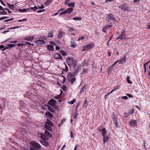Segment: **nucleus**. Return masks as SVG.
I'll use <instances>...</instances> for the list:
<instances>
[{
    "label": "nucleus",
    "instance_id": "f257e3e1",
    "mask_svg": "<svg viewBox=\"0 0 150 150\" xmlns=\"http://www.w3.org/2000/svg\"><path fill=\"white\" fill-rule=\"evenodd\" d=\"M66 62L68 65L69 66L74 65V66L75 67L76 66V60L73 59V58L69 57L67 59Z\"/></svg>",
    "mask_w": 150,
    "mask_h": 150
},
{
    "label": "nucleus",
    "instance_id": "f03ea898",
    "mask_svg": "<svg viewBox=\"0 0 150 150\" xmlns=\"http://www.w3.org/2000/svg\"><path fill=\"white\" fill-rule=\"evenodd\" d=\"M105 19L108 22H110L112 21H115V16L111 13H109Z\"/></svg>",
    "mask_w": 150,
    "mask_h": 150
},
{
    "label": "nucleus",
    "instance_id": "7ed1b4c3",
    "mask_svg": "<svg viewBox=\"0 0 150 150\" xmlns=\"http://www.w3.org/2000/svg\"><path fill=\"white\" fill-rule=\"evenodd\" d=\"M30 144L34 148H35L36 149H39L40 148V145L35 141H32L30 142Z\"/></svg>",
    "mask_w": 150,
    "mask_h": 150
},
{
    "label": "nucleus",
    "instance_id": "20e7f679",
    "mask_svg": "<svg viewBox=\"0 0 150 150\" xmlns=\"http://www.w3.org/2000/svg\"><path fill=\"white\" fill-rule=\"evenodd\" d=\"M94 46V45L93 44L87 45L83 47L82 51L83 52L84 51L88 50L90 49L93 48Z\"/></svg>",
    "mask_w": 150,
    "mask_h": 150
},
{
    "label": "nucleus",
    "instance_id": "39448f33",
    "mask_svg": "<svg viewBox=\"0 0 150 150\" xmlns=\"http://www.w3.org/2000/svg\"><path fill=\"white\" fill-rule=\"evenodd\" d=\"M57 102V101L56 100L53 99H51L49 101L47 104L52 107H54L55 106Z\"/></svg>",
    "mask_w": 150,
    "mask_h": 150
},
{
    "label": "nucleus",
    "instance_id": "423d86ee",
    "mask_svg": "<svg viewBox=\"0 0 150 150\" xmlns=\"http://www.w3.org/2000/svg\"><path fill=\"white\" fill-rule=\"evenodd\" d=\"M125 32V30L123 31L122 32V34L119 36L118 38H117V39H120V40H122L125 38L126 36Z\"/></svg>",
    "mask_w": 150,
    "mask_h": 150
},
{
    "label": "nucleus",
    "instance_id": "0eeeda50",
    "mask_svg": "<svg viewBox=\"0 0 150 150\" xmlns=\"http://www.w3.org/2000/svg\"><path fill=\"white\" fill-rule=\"evenodd\" d=\"M122 7L121 9L125 11H129L130 9V7L125 4H122Z\"/></svg>",
    "mask_w": 150,
    "mask_h": 150
},
{
    "label": "nucleus",
    "instance_id": "6e6552de",
    "mask_svg": "<svg viewBox=\"0 0 150 150\" xmlns=\"http://www.w3.org/2000/svg\"><path fill=\"white\" fill-rule=\"evenodd\" d=\"M118 61H116L115 63L113 64L112 65H111L110 67L108 68V69L107 70V71L108 73V74H109L110 73H111L112 71V67L113 66H114L115 64H117Z\"/></svg>",
    "mask_w": 150,
    "mask_h": 150
},
{
    "label": "nucleus",
    "instance_id": "1a4fd4ad",
    "mask_svg": "<svg viewBox=\"0 0 150 150\" xmlns=\"http://www.w3.org/2000/svg\"><path fill=\"white\" fill-rule=\"evenodd\" d=\"M126 61V58L125 56H123L120 59V60L118 61V62H119V64H123Z\"/></svg>",
    "mask_w": 150,
    "mask_h": 150
},
{
    "label": "nucleus",
    "instance_id": "9d476101",
    "mask_svg": "<svg viewBox=\"0 0 150 150\" xmlns=\"http://www.w3.org/2000/svg\"><path fill=\"white\" fill-rule=\"evenodd\" d=\"M35 42L36 44L38 45H44L45 43V42L43 40H36Z\"/></svg>",
    "mask_w": 150,
    "mask_h": 150
},
{
    "label": "nucleus",
    "instance_id": "9b49d317",
    "mask_svg": "<svg viewBox=\"0 0 150 150\" xmlns=\"http://www.w3.org/2000/svg\"><path fill=\"white\" fill-rule=\"evenodd\" d=\"M54 57L55 59H62V57L59 53L55 54L54 55Z\"/></svg>",
    "mask_w": 150,
    "mask_h": 150
},
{
    "label": "nucleus",
    "instance_id": "f8f14e48",
    "mask_svg": "<svg viewBox=\"0 0 150 150\" xmlns=\"http://www.w3.org/2000/svg\"><path fill=\"white\" fill-rule=\"evenodd\" d=\"M41 143L42 145L45 146H47L49 145V144L48 142L45 140L41 141Z\"/></svg>",
    "mask_w": 150,
    "mask_h": 150
},
{
    "label": "nucleus",
    "instance_id": "ddd939ff",
    "mask_svg": "<svg viewBox=\"0 0 150 150\" xmlns=\"http://www.w3.org/2000/svg\"><path fill=\"white\" fill-rule=\"evenodd\" d=\"M40 137L41 139L45 141L47 140L48 139L46 137V136L45 135L42 133L41 134Z\"/></svg>",
    "mask_w": 150,
    "mask_h": 150
},
{
    "label": "nucleus",
    "instance_id": "4468645a",
    "mask_svg": "<svg viewBox=\"0 0 150 150\" xmlns=\"http://www.w3.org/2000/svg\"><path fill=\"white\" fill-rule=\"evenodd\" d=\"M45 123L47 124V125L52 126H53L54 125L53 123L48 119H47V120L46 122Z\"/></svg>",
    "mask_w": 150,
    "mask_h": 150
},
{
    "label": "nucleus",
    "instance_id": "2eb2a0df",
    "mask_svg": "<svg viewBox=\"0 0 150 150\" xmlns=\"http://www.w3.org/2000/svg\"><path fill=\"white\" fill-rule=\"evenodd\" d=\"M46 106L47 107L48 110L52 113H54L55 112V110L53 108L48 105H46Z\"/></svg>",
    "mask_w": 150,
    "mask_h": 150
},
{
    "label": "nucleus",
    "instance_id": "dca6fc26",
    "mask_svg": "<svg viewBox=\"0 0 150 150\" xmlns=\"http://www.w3.org/2000/svg\"><path fill=\"white\" fill-rule=\"evenodd\" d=\"M137 121L135 120H132L131 121L129 122V123L131 124L132 125L134 126L137 124Z\"/></svg>",
    "mask_w": 150,
    "mask_h": 150
},
{
    "label": "nucleus",
    "instance_id": "f3484780",
    "mask_svg": "<svg viewBox=\"0 0 150 150\" xmlns=\"http://www.w3.org/2000/svg\"><path fill=\"white\" fill-rule=\"evenodd\" d=\"M112 117L113 122H116V121H117V117L114 113H112Z\"/></svg>",
    "mask_w": 150,
    "mask_h": 150
},
{
    "label": "nucleus",
    "instance_id": "a211bd4d",
    "mask_svg": "<svg viewBox=\"0 0 150 150\" xmlns=\"http://www.w3.org/2000/svg\"><path fill=\"white\" fill-rule=\"evenodd\" d=\"M44 127L46 129L49 131H52V128L50 127L49 126V125H47L45 124Z\"/></svg>",
    "mask_w": 150,
    "mask_h": 150
},
{
    "label": "nucleus",
    "instance_id": "6ab92c4d",
    "mask_svg": "<svg viewBox=\"0 0 150 150\" xmlns=\"http://www.w3.org/2000/svg\"><path fill=\"white\" fill-rule=\"evenodd\" d=\"M47 47L49 50L51 51H52L54 50L53 46L52 45H48Z\"/></svg>",
    "mask_w": 150,
    "mask_h": 150
},
{
    "label": "nucleus",
    "instance_id": "aec40b11",
    "mask_svg": "<svg viewBox=\"0 0 150 150\" xmlns=\"http://www.w3.org/2000/svg\"><path fill=\"white\" fill-rule=\"evenodd\" d=\"M103 140L104 143H105L109 140L108 137V136H104L103 137Z\"/></svg>",
    "mask_w": 150,
    "mask_h": 150
},
{
    "label": "nucleus",
    "instance_id": "412c9836",
    "mask_svg": "<svg viewBox=\"0 0 150 150\" xmlns=\"http://www.w3.org/2000/svg\"><path fill=\"white\" fill-rule=\"evenodd\" d=\"M73 10V8H69L67 10H65L66 13H70L72 12Z\"/></svg>",
    "mask_w": 150,
    "mask_h": 150
},
{
    "label": "nucleus",
    "instance_id": "4be33fe9",
    "mask_svg": "<svg viewBox=\"0 0 150 150\" xmlns=\"http://www.w3.org/2000/svg\"><path fill=\"white\" fill-rule=\"evenodd\" d=\"M45 134L47 135L48 136L50 137H52V134L48 131L45 130Z\"/></svg>",
    "mask_w": 150,
    "mask_h": 150
},
{
    "label": "nucleus",
    "instance_id": "5701e85b",
    "mask_svg": "<svg viewBox=\"0 0 150 150\" xmlns=\"http://www.w3.org/2000/svg\"><path fill=\"white\" fill-rule=\"evenodd\" d=\"M102 135L103 137H104L105 136L106 133V132L105 129V128H103L102 129Z\"/></svg>",
    "mask_w": 150,
    "mask_h": 150
},
{
    "label": "nucleus",
    "instance_id": "b1692460",
    "mask_svg": "<svg viewBox=\"0 0 150 150\" xmlns=\"http://www.w3.org/2000/svg\"><path fill=\"white\" fill-rule=\"evenodd\" d=\"M119 87H120V86H117L115 88H113L110 93H108L107 95H109L111 93H112L113 91L117 90L119 88Z\"/></svg>",
    "mask_w": 150,
    "mask_h": 150
},
{
    "label": "nucleus",
    "instance_id": "393cba45",
    "mask_svg": "<svg viewBox=\"0 0 150 150\" xmlns=\"http://www.w3.org/2000/svg\"><path fill=\"white\" fill-rule=\"evenodd\" d=\"M27 10H28V11H30V8H28V9L24 8L23 9H19V11L21 12H25L27 11Z\"/></svg>",
    "mask_w": 150,
    "mask_h": 150
},
{
    "label": "nucleus",
    "instance_id": "a878e982",
    "mask_svg": "<svg viewBox=\"0 0 150 150\" xmlns=\"http://www.w3.org/2000/svg\"><path fill=\"white\" fill-rule=\"evenodd\" d=\"M33 39L34 37L33 36L27 37L26 38V40L29 41H31L33 40Z\"/></svg>",
    "mask_w": 150,
    "mask_h": 150
},
{
    "label": "nucleus",
    "instance_id": "bb28decb",
    "mask_svg": "<svg viewBox=\"0 0 150 150\" xmlns=\"http://www.w3.org/2000/svg\"><path fill=\"white\" fill-rule=\"evenodd\" d=\"M51 2L52 1H51L50 0H48L45 2L44 4L45 6H47L50 4Z\"/></svg>",
    "mask_w": 150,
    "mask_h": 150
},
{
    "label": "nucleus",
    "instance_id": "cd10ccee",
    "mask_svg": "<svg viewBox=\"0 0 150 150\" xmlns=\"http://www.w3.org/2000/svg\"><path fill=\"white\" fill-rule=\"evenodd\" d=\"M46 114L47 115H48L49 116L51 117H53V115L49 111L47 112Z\"/></svg>",
    "mask_w": 150,
    "mask_h": 150
},
{
    "label": "nucleus",
    "instance_id": "c85d7f7f",
    "mask_svg": "<svg viewBox=\"0 0 150 150\" xmlns=\"http://www.w3.org/2000/svg\"><path fill=\"white\" fill-rule=\"evenodd\" d=\"M62 34L63 32L62 31H60L59 32L58 37L59 39H60L62 37Z\"/></svg>",
    "mask_w": 150,
    "mask_h": 150
},
{
    "label": "nucleus",
    "instance_id": "c756f323",
    "mask_svg": "<svg viewBox=\"0 0 150 150\" xmlns=\"http://www.w3.org/2000/svg\"><path fill=\"white\" fill-rule=\"evenodd\" d=\"M8 7L11 9H13L14 8V5L13 4H10L8 3H7Z\"/></svg>",
    "mask_w": 150,
    "mask_h": 150
},
{
    "label": "nucleus",
    "instance_id": "7c9ffc66",
    "mask_svg": "<svg viewBox=\"0 0 150 150\" xmlns=\"http://www.w3.org/2000/svg\"><path fill=\"white\" fill-rule=\"evenodd\" d=\"M76 45L75 44V43L73 41H71V47H72L73 48H75Z\"/></svg>",
    "mask_w": 150,
    "mask_h": 150
},
{
    "label": "nucleus",
    "instance_id": "2f4dec72",
    "mask_svg": "<svg viewBox=\"0 0 150 150\" xmlns=\"http://www.w3.org/2000/svg\"><path fill=\"white\" fill-rule=\"evenodd\" d=\"M73 20H79L80 21L81 20V18L79 17H75L73 18Z\"/></svg>",
    "mask_w": 150,
    "mask_h": 150
},
{
    "label": "nucleus",
    "instance_id": "473e14b6",
    "mask_svg": "<svg viewBox=\"0 0 150 150\" xmlns=\"http://www.w3.org/2000/svg\"><path fill=\"white\" fill-rule=\"evenodd\" d=\"M76 79L75 77H73L71 79V84H73V83L76 81Z\"/></svg>",
    "mask_w": 150,
    "mask_h": 150
},
{
    "label": "nucleus",
    "instance_id": "72a5a7b5",
    "mask_svg": "<svg viewBox=\"0 0 150 150\" xmlns=\"http://www.w3.org/2000/svg\"><path fill=\"white\" fill-rule=\"evenodd\" d=\"M48 37L52 38L53 37V34L52 32L49 33H48Z\"/></svg>",
    "mask_w": 150,
    "mask_h": 150
},
{
    "label": "nucleus",
    "instance_id": "f704fd0d",
    "mask_svg": "<svg viewBox=\"0 0 150 150\" xmlns=\"http://www.w3.org/2000/svg\"><path fill=\"white\" fill-rule=\"evenodd\" d=\"M130 77L129 76H127V82L129 84H132V82L130 81L129 80Z\"/></svg>",
    "mask_w": 150,
    "mask_h": 150
},
{
    "label": "nucleus",
    "instance_id": "c9c22d12",
    "mask_svg": "<svg viewBox=\"0 0 150 150\" xmlns=\"http://www.w3.org/2000/svg\"><path fill=\"white\" fill-rule=\"evenodd\" d=\"M7 12L4 11H0V14L1 15H5L7 14Z\"/></svg>",
    "mask_w": 150,
    "mask_h": 150
},
{
    "label": "nucleus",
    "instance_id": "e433bc0d",
    "mask_svg": "<svg viewBox=\"0 0 150 150\" xmlns=\"http://www.w3.org/2000/svg\"><path fill=\"white\" fill-rule=\"evenodd\" d=\"M15 45H14V44H8V47H10V48H11V47H14L15 46Z\"/></svg>",
    "mask_w": 150,
    "mask_h": 150
},
{
    "label": "nucleus",
    "instance_id": "4c0bfd02",
    "mask_svg": "<svg viewBox=\"0 0 150 150\" xmlns=\"http://www.w3.org/2000/svg\"><path fill=\"white\" fill-rule=\"evenodd\" d=\"M60 53L63 56H65L67 54L63 50L61 51Z\"/></svg>",
    "mask_w": 150,
    "mask_h": 150
},
{
    "label": "nucleus",
    "instance_id": "58836bf2",
    "mask_svg": "<svg viewBox=\"0 0 150 150\" xmlns=\"http://www.w3.org/2000/svg\"><path fill=\"white\" fill-rule=\"evenodd\" d=\"M30 9H31L32 10H33L34 11H35L36 10L38 9V8L36 6H35L34 7H31Z\"/></svg>",
    "mask_w": 150,
    "mask_h": 150
},
{
    "label": "nucleus",
    "instance_id": "ea45409f",
    "mask_svg": "<svg viewBox=\"0 0 150 150\" xmlns=\"http://www.w3.org/2000/svg\"><path fill=\"white\" fill-rule=\"evenodd\" d=\"M62 88L64 91H66L67 88L65 85H63L62 87Z\"/></svg>",
    "mask_w": 150,
    "mask_h": 150
},
{
    "label": "nucleus",
    "instance_id": "a19ab883",
    "mask_svg": "<svg viewBox=\"0 0 150 150\" xmlns=\"http://www.w3.org/2000/svg\"><path fill=\"white\" fill-rule=\"evenodd\" d=\"M114 123L115 124V127H116L118 128L119 127V125L118 124L117 121H116V122H114Z\"/></svg>",
    "mask_w": 150,
    "mask_h": 150
},
{
    "label": "nucleus",
    "instance_id": "79ce46f5",
    "mask_svg": "<svg viewBox=\"0 0 150 150\" xmlns=\"http://www.w3.org/2000/svg\"><path fill=\"white\" fill-rule=\"evenodd\" d=\"M68 6L69 7H72L74 6V3H71L68 4Z\"/></svg>",
    "mask_w": 150,
    "mask_h": 150
},
{
    "label": "nucleus",
    "instance_id": "37998d69",
    "mask_svg": "<svg viewBox=\"0 0 150 150\" xmlns=\"http://www.w3.org/2000/svg\"><path fill=\"white\" fill-rule=\"evenodd\" d=\"M76 100L75 99H74L72 100H71L69 102V104H73L76 101Z\"/></svg>",
    "mask_w": 150,
    "mask_h": 150
},
{
    "label": "nucleus",
    "instance_id": "c03bdc74",
    "mask_svg": "<svg viewBox=\"0 0 150 150\" xmlns=\"http://www.w3.org/2000/svg\"><path fill=\"white\" fill-rule=\"evenodd\" d=\"M134 112V110L133 109H131L128 112V114H132Z\"/></svg>",
    "mask_w": 150,
    "mask_h": 150
},
{
    "label": "nucleus",
    "instance_id": "a18cd8bd",
    "mask_svg": "<svg viewBox=\"0 0 150 150\" xmlns=\"http://www.w3.org/2000/svg\"><path fill=\"white\" fill-rule=\"evenodd\" d=\"M66 11H65H65H63L62 12H60L59 13V16H61L62 15H63V14H66Z\"/></svg>",
    "mask_w": 150,
    "mask_h": 150
},
{
    "label": "nucleus",
    "instance_id": "49530a36",
    "mask_svg": "<svg viewBox=\"0 0 150 150\" xmlns=\"http://www.w3.org/2000/svg\"><path fill=\"white\" fill-rule=\"evenodd\" d=\"M60 76L62 77L63 78V81L62 82H62V83H63L65 81H66V79L65 77L64 76H62H62Z\"/></svg>",
    "mask_w": 150,
    "mask_h": 150
},
{
    "label": "nucleus",
    "instance_id": "de8ad7c7",
    "mask_svg": "<svg viewBox=\"0 0 150 150\" xmlns=\"http://www.w3.org/2000/svg\"><path fill=\"white\" fill-rule=\"evenodd\" d=\"M126 95L127 96H128L129 98H133V96L130 94H129V93H127L126 94Z\"/></svg>",
    "mask_w": 150,
    "mask_h": 150
},
{
    "label": "nucleus",
    "instance_id": "09e8293b",
    "mask_svg": "<svg viewBox=\"0 0 150 150\" xmlns=\"http://www.w3.org/2000/svg\"><path fill=\"white\" fill-rule=\"evenodd\" d=\"M78 71L79 69L77 68L75 70L74 72V73L76 75L78 73Z\"/></svg>",
    "mask_w": 150,
    "mask_h": 150
},
{
    "label": "nucleus",
    "instance_id": "8fccbe9b",
    "mask_svg": "<svg viewBox=\"0 0 150 150\" xmlns=\"http://www.w3.org/2000/svg\"><path fill=\"white\" fill-rule=\"evenodd\" d=\"M17 45L18 47H23L25 45L23 43H19L17 44Z\"/></svg>",
    "mask_w": 150,
    "mask_h": 150
},
{
    "label": "nucleus",
    "instance_id": "3c124183",
    "mask_svg": "<svg viewBox=\"0 0 150 150\" xmlns=\"http://www.w3.org/2000/svg\"><path fill=\"white\" fill-rule=\"evenodd\" d=\"M13 19H14V18H12L10 19H8L4 21V22H6L7 21H12V20H13Z\"/></svg>",
    "mask_w": 150,
    "mask_h": 150
},
{
    "label": "nucleus",
    "instance_id": "603ef678",
    "mask_svg": "<svg viewBox=\"0 0 150 150\" xmlns=\"http://www.w3.org/2000/svg\"><path fill=\"white\" fill-rule=\"evenodd\" d=\"M86 87L84 86L81 89L80 91L81 92H83L86 89Z\"/></svg>",
    "mask_w": 150,
    "mask_h": 150
},
{
    "label": "nucleus",
    "instance_id": "864d4df0",
    "mask_svg": "<svg viewBox=\"0 0 150 150\" xmlns=\"http://www.w3.org/2000/svg\"><path fill=\"white\" fill-rule=\"evenodd\" d=\"M124 114L125 115L124 117L125 118H127L128 116V115H129L128 113L125 112V113H124Z\"/></svg>",
    "mask_w": 150,
    "mask_h": 150
},
{
    "label": "nucleus",
    "instance_id": "5fc2aeb1",
    "mask_svg": "<svg viewBox=\"0 0 150 150\" xmlns=\"http://www.w3.org/2000/svg\"><path fill=\"white\" fill-rule=\"evenodd\" d=\"M27 18H24L22 20H19L18 21V22H22L24 21H27Z\"/></svg>",
    "mask_w": 150,
    "mask_h": 150
},
{
    "label": "nucleus",
    "instance_id": "6e6d98bb",
    "mask_svg": "<svg viewBox=\"0 0 150 150\" xmlns=\"http://www.w3.org/2000/svg\"><path fill=\"white\" fill-rule=\"evenodd\" d=\"M60 97H61V96H60V95H58V96H55L54 97V98L56 99H59L60 98Z\"/></svg>",
    "mask_w": 150,
    "mask_h": 150
},
{
    "label": "nucleus",
    "instance_id": "4d7b16f0",
    "mask_svg": "<svg viewBox=\"0 0 150 150\" xmlns=\"http://www.w3.org/2000/svg\"><path fill=\"white\" fill-rule=\"evenodd\" d=\"M122 98L123 99L127 100L128 99V98L127 96H124L122 97Z\"/></svg>",
    "mask_w": 150,
    "mask_h": 150
},
{
    "label": "nucleus",
    "instance_id": "13d9d810",
    "mask_svg": "<svg viewBox=\"0 0 150 150\" xmlns=\"http://www.w3.org/2000/svg\"><path fill=\"white\" fill-rule=\"evenodd\" d=\"M84 39V37L83 36H82L81 37L79 38L78 39V40L79 41L80 40H83Z\"/></svg>",
    "mask_w": 150,
    "mask_h": 150
},
{
    "label": "nucleus",
    "instance_id": "bf43d9fd",
    "mask_svg": "<svg viewBox=\"0 0 150 150\" xmlns=\"http://www.w3.org/2000/svg\"><path fill=\"white\" fill-rule=\"evenodd\" d=\"M65 65L66 67H65V69L64 70L65 71H67L68 70V68L66 64H65Z\"/></svg>",
    "mask_w": 150,
    "mask_h": 150
},
{
    "label": "nucleus",
    "instance_id": "052dcab7",
    "mask_svg": "<svg viewBox=\"0 0 150 150\" xmlns=\"http://www.w3.org/2000/svg\"><path fill=\"white\" fill-rule=\"evenodd\" d=\"M70 30H68V31L70 32H71L74 31V29L73 28H70Z\"/></svg>",
    "mask_w": 150,
    "mask_h": 150
},
{
    "label": "nucleus",
    "instance_id": "680f3d73",
    "mask_svg": "<svg viewBox=\"0 0 150 150\" xmlns=\"http://www.w3.org/2000/svg\"><path fill=\"white\" fill-rule=\"evenodd\" d=\"M65 121V119H62L61 121V122H60V123L62 124Z\"/></svg>",
    "mask_w": 150,
    "mask_h": 150
},
{
    "label": "nucleus",
    "instance_id": "e2e57ef3",
    "mask_svg": "<svg viewBox=\"0 0 150 150\" xmlns=\"http://www.w3.org/2000/svg\"><path fill=\"white\" fill-rule=\"evenodd\" d=\"M147 27L146 28L148 29L150 28V23H148L147 25Z\"/></svg>",
    "mask_w": 150,
    "mask_h": 150
},
{
    "label": "nucleus",
    "instance_id": "0e129e2a",
    "mask_svg": "<svg viewBox=\"0 0 150 150\" xmlns=\"http://www.w3.org/2000/svg\"><path fill=\"white\" fill-rule=\"evenodd\" d=\"M8 47H4V48L2 49V51H4L6 49H8Z\"/></svg>",
    "mask_w": 150,
    "mask_h": 150
},
{
    "label": "nucleus",
    "instance_id": "69168bd1",
    "mask_svg": "<svg viewBox=\"0 0 150 150\" xmlns=\"http://www.w3.org/2000/svg\"><path fill=\"white\" fill-rule=\"evenodd\" d=\"M134 0V2L135 3H138L140 0Z\"/></svg>",
    "mask_w": 150,
    "mask_h": 150
},
{
    "label": "nucleus",
    "instance_id": "338daca9",
    "mask_svg": "<svg viewBox=\"0 0 150 150\" xmlns=\"http://www.w3.org/2000/svg\"><path fill=\"white\" fill-rule=\"evenodd\" d=\"M44 8V6L43 5H42L41 6L38 7L39 9H43Z\"/></svg>",
    "mask_w": 150,
    "mask_h": 150
},
{
    "label": "nucleus",
    "instance_id": "774afa93",
    "mask_svg": "<svg viewBox=\"0 0 150 150\" xmlns=\"http://www.w3.org/2000/svg\"><path fill=\"white\" fill-rule=\"evenodd\" d=\"M87 72V71L85 69H83V71L82 72V74H85V73H86Z\"/></svg>",
    "mask_w": 150,
    "mask_h": 150
}]
</instances>
